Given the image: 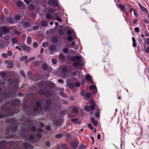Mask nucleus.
Here are the masks:
<instances>
[{
    "instance_id": "1",
    "label": "nucleus",
    "mask_w": 149,
    "mask_h": 149,
    "mask_svg": "<svg viewBox=\"0 0 149 149\" xmlns=\"http://www.w3.org/2000/svg\"><path fill=\"white\" fill-rule=\"evenodd\" d=\"M9 29L6 26H3L2 27L1 29L0 30V35L1 37L7 40L9 38V37L6 36V34L8 32Z\"/></svg>"
},
{
    "instance_id": "2",
    "label": "nucleus",
    "mask_w": 149,
    "mask_h": 149,
    "mask_svg": "<svg viewBox=\"0 0 149 149\" xmlns=\"http://www.w3.org/2000/svg\"><path fill=\"white\" fill-rule=\"evenodd\" d=\"M82 64V61L81 57L78 56H75L73 63L74 66V67L81 66Z\"/></svg>"
},
{
    "instance_id": "3",
    "label": "nucleus",
    "mask_w": 149,
    "mask_h": 149,
    "mask_svg": "<svg viewBox=\"0 0 149 149\" xmlns=\"http://www.w3.org/2000/svg\"><path fill=\"white\" fill-rule=\"evenodd\" d=\"M89 103L91 104L90 107L86 106L84 107L85 110L86 111H89L90 110H93L95 109V104L94 100H91L89 101Z\"/></svg>"
},
{
    "instance_id": "4",
    "label": "nucleus",
    "mask_w": 149,
    "mask_h": 149,
    "mask_svg": "<svg viewBox=\"0 0 149 149\" xmlns=\"http://www.w3.org/2000/svg\"><path fill=\"white\" fill-rule=\"evenodd\" d=\"M67 71V69L65 67L62 68L61 70V72L60 74L61 77L64 78H65L66 77V72Z\"/></svg>"
},
{
    "instance_id": "5",
    "label": "nucleus",
    "mask_w": 149,
    "mask_h": 149,
    "mask_svg": "<svg viewBox=\"0 0 149 149\" xmlns=\"http://www.w3.org/2000/svg\"><path fill=\"white\" fill-rule=\"evenodd\" d=\"M49 4L51 6H56L58 5V2L56 0H49Z\"/></svg>"
},
{
    "instance_id": "6",
    "label": "nucleus",
    "mask_w": 149,
    "mask_h": 149,
    "mask_svg": "<svg viewBox=\"0 0 149 149\" xmlns=\"http://www.w3.org/2000/svg\"><path fill=\"white\" fill-rule=\"evenodd\" d=\"M36 107H35L34 108V111L35 112H37L40 109V103L39 102H37L36 104Z\"/></svg>"
},
{
    "instance_id": "7",
    "label": "nucleus",
    "mask_w": 149,
    "mask_h": 149,
    "mask_svg": "<svg viewBox=\"0 0 149 149\" xmlns=\"http://www.w3.org/2000/svg\"><path fill=\"white\" fill-rule=\"evenodd\" d=\"M79 144L78 140L76 139L71 142V145L74 148H76Z\"/></svg>"
},
{
    "instance_id": "8",
    "label": "nucleus",
    "mask_w": 149,
    "mask_h": 149,
    "mask_svg": "<svg viewBox=\"0 0 149 149\" xmlns=\"http://www.w3.org/2000/svg\"><path fill=\"white\" fill-rule=\"evenodd\" d=\"M22 48L24 50L27 52H30L31 50V49L30 47L25 45H22Z\"/></svg>"
},
{
    "instance_id": "9",
    "label": "nucleus",
    "mask_w": 149,
    "mask_h": 149,
    "mask_svg": "<svg viewBox=\"0 0 149 149\" xmlns=\"http://www.w3.org/2000/svg\"><path fill=\"white\" fill-rule=\"evenodd\" d=\"M51 100L49 99H47L46 100V105L47 106V108H45V110L46 111H48L49 109V105L51 104Z\"/></svg>"
},
{
    "instance_id": "10",
    "label": "nucleus",
    "mask_w": 149,
    "mask_h": 149,
    "mask_svg": "<svg viewBox=\"0 0 149 149\" xmlns=\"http://www.w3.org/2000/svg\"><path fill=\"white\" fill-rule=\"evenodd\" d=\"M86 79L91 83L93 82V80L92 79V77L90 75L88 74L85 76Z\"/></svg>"
},
{
    "instance_id": "11",
    "label": "nucleus",
    "mask_w": 149,
    "mask_h": 149,
    "mask_svg": "<svg viewBox=\"0 0 149 149\" xmlns=\"http://www.w3.org/2000/svg\"><path fill=\"white\" fill-rule=\"evenodd\" d=\"M119 7L120 8V10L121 11H123L124 13H125L127 16L128 15L126 11L124 10V6L123 5H120Z\"/></svg>"
},
{
    "instance_id": "12",
    "label": "nucleus",
    "mask_w": 149,
    "mask_h": 149,
    "mask_svg": "<svg viewBox=\"0 0 149 149\" xmlns=\"http://www.w3.org/2000/svg\"><path fill=\"white\" fill-rule=\"evenodd\" d=\"M67 85L70 88H73L74 87V85L73 83L67 82Z\"/></svg>"
},
{
    "instance_id": "13",
    "label": "nucleus",
    "mask_w": 149,
    "mask_h": 149,
    "mask_svg": "<svg viewBox=\"0 0 149 149\" xmlns=\"http://www.w3.org/2000/svg\"><path fill=\"white\" fill-rule=\"evenodd\" d=\"M35 58L34 57H32L29 58V59H28V60H26V61H25V63H26L30 62L31 61H32L34 60L35 59Z\"/></svg>"
},
{
    "instance_id": "14",
    "label": "nucleus",
    "mask_w": 149,
    "mask_h": 149,
    "mask_svg": "<svg viewBox=\"0 0 149 149\" xmlns=\"http://www.w3.org/2000/svg\"><path fill=\"white\" fill-rule=\"evenodd\" d=\"M7 22L9 23H12L14 22L13 19L11 17H9L7 19Z\"/></svg>"
},
{
    "instance_id": "15",
    "label": "nucleus",
    "mask_w": 149,
    "mask_h": 149,
    "mask_svg": "<svg viewBox=\"0 0 149 149\" xmlns=\"http://www.w3.org/2000/svg\"><path fill=\"white\" fill-rule=\"evenodd\" d=\"M72 122L75 123L77 124H79L80 123V121L77 118H73L72 119Z\"/></svg>"
},
{
    "instance_id": "16",
    "label": "nucleus",
    "mask_w": 149,
    "mask_h": 149,
    "mask_svg": "<svg viewBox=\"0 0 149 149\" xmlns=\"http://www.w3.org/2000/svg\"><path fill=\"white\" fill-rule=\"evenodd\" d=\"M90 88L91 89L94 90V93H95L97 92V88L95 86L92 85L90 87Z\"/></svg>"
},
{
    "instance_id": "17",
    "label": "nucleus",
    "mask_w": 149,
    "mask_h": 149,
    "mask_svg": "<svg viewBox=\"0 0 149 149\" xmlns=\"http://www.w3.org/2000/svg\"><path fill=\"white\" fill-rule=\"evenodd\" d=\"M27 58V56L26 55H24L22 57H21L19 58V60L21 61H23L26 59Z\"/></svg>"
},
{
    "instance_id": "18",
    "label": "nucleus",
    "mask_w": 149,
    "mask_h": 149,
    "mask_svg": "<svg viewBox=\"0 0 149 149\" xmlns=\"http://www.w3.org/2000/svg\"><path fill=\"white\" fill-rule=\"evenodd\" d=\"M50 49L52 51H54L56 49V46L54 45H52L50 46Z\"/></svg>"
},
{
    "instance_id": "19",
    "label": "nucleus",
    "mask_w": 149,
    "mask_h": 149,
    "mask_svg": "<svg viewBox=\"0 0 149 149\" xmlns=\"http://www.w3.org/2000/svg\"><path fill=\"white\" fill-rule=\"evenodd\" d=\"M91 121L95 126H96L97 124V121L95 120L94 118H91Z\"/></svg>"
},
{
    "instance_id": "20",
    "label": "nucleus",
    "mask_w": 149,
    "mask_h": 149,
    "mask_svg": "<svg viewBox=\"0 0 149 149\" xmlns=\"http://www.w3.org/2000/svg\"><path fill=\"white\" fill-rule=\"evenodd\" d=\"M74 39V37L72 36L69 35L67 37V40L68 41H70Z\"/></svg>"
},
{
    "instance_id": "21",
    "label": "nucleus",
    "mask_w": 149,
    "mask_h": 149,
    "mask_svg": "<svg viewBox=\"0 0 149 149\" xmlns=\"http://www.w3.org/2000/svg\"><path fill=\"white\" fill-rule=\"evenodd\" d=\"M54 18L57 21L59 22H61V19L60 17L59 16H58L56 15H54Z\"/></svg>"
},
{
    "instance_id": "22",
    "label": "nucleus",
    "mask_w": 149,
    "mask_h": 149,
    "mask_svg": "<svg viewBox=\"0 0 149 149\" xmlns=\"http://www.w3.org/2000/svg\"><path fill=\"white\" fill-rule=\"evenodd\" d=\"M31 39L30 37H28L27 39V42L28 44L29 45L31 43Z\"/></svg>"
},
{
    "instance_id": "23",
    "label": "nucleus",
    "mask_w": 149,
    "mask_h": 149,
    "mask_svg": "<svg viewBox=\"0 0 149 149\" xmlns=\"http://www.w3.org/2000/svg\"><path fill=\"white\" fill-rule=\"evenodd\" d=\"M91 96V94L90 93H87L85 97L84 98L85 99L90 98Z\"/></svg>"
},
{
    "instance_id": "24",
    "label": "nucleus",
    "mask_w": 149,
    "mask_h": 149,
    "mask_svg": "<svg viewBox=\"0 0 149 149\" xmlns=\"http://www.w3.org/2000/svg\"><path fill=\"white\" fill-rule=\"evenodd\" d=\"M35 8V6L34 5L31 4H30L29 6V8L31 10H33Z\"/></svg>"
},
{
    "instance_id": "25",
    "label": "nucleus",
    "mask_w": 149,
    "mask_h": 149,
    "mask_svg": "<svg viewBox=\"0 0 149 149\" xmlns=\"http://www.w3.org/2000/svg\"><path fill=\"white\" fill-rule=\"evenodd\" d=\"M59 94L62 97H67V95L63 92H59Z\"/></svg>"
},
{
    "instance_id": "26",
    "label": "nucleus",
    "mask_w": 149,
    "mask_h": 149,
    "mask_svg": "<svg viewBox=\"0 0 149 149\" xmlns=\"http://www.w3.org/2000/svg\"><path fill=\"white\" fill-rule=\"evenodd\" d=\"M57 38L56 37H53L52 38V41L54 42H57Z\"/></svg>"
},
{
    "instance_id": "27",
    "label": "nucleus",
    "mask_w": 149,
    "mask_h": 149,
    "mask_svg": "<svg viewBox=\"0 0 149 149\" xmlns=\"http://www.w3.org/2000/svg\"><path fill=\"white\" fill-rule=\"evenodd\" d=\"M20 16L18 15H16L15 17V19L16 20H19L20 19Z\"/></svg>"
},
{
    "instance_id": "28",
    "label": "nucleus",
    "mask_w": 149,
    "mask_h": 149,
    "mask_svg": "<svg viewBox=\"0 0 149 149\" xmlns=\"http://www.w3.org/2000/svg\"><path fill=\"white\" fill-rule=\"evenodd\" d=\"M48 12L51 14H53L54 12V11L51 8H49L48 9Z\"/></svg>"
},
{
    "instance_id": "29",
    "label": "nucleus",
    "mask_w": 149,
    "mask_h": 149,
    "mask_svg": "<svg viewBox=\"0 0 149 149\" xmlns=\"http://www.w3.org/2000/svg\"><path fill=\"white\" fill-rule=\"evenodd\" d=\"M75 45V43L74 42H71V44L68 46L69 47H72L74 48V47Z\"/></svg>"
},
{
    "instance_id": "30",
    "label": "nucleus",
    "mask_w": 149,
    "mask_h": 149,
    "mask_svg": "<svg viewBox=\"0 0 149 149\" xmlns=\"http://www.w3.org/2000/svg\"><path fill=\"white\" fill-rule=\"evenodd\" d=\"M96 112L95 113V115L96 117H98L99 116V110L98 109H96Z\"/></svg>"
},
{
    "instance_id": "31",
    "label": "nucleus",
    "mask_w": 149,
    "mask_h": 149,
    "mask_svg": "<svg viewBox=\"0 0 149 149\" xmlns=\"http://www.w3.org/2000/svg\"><path fill=\"white\" fill-rule=\"evenodd\" d=\"M5 63L7 64H10V63L11 64V65L10 67H12L13 66L12 61H5Z\"/></svg>"
},
{
    "instance_id": "32",
    "label": "nucleus",
    "mask_w": 149,
    "mask_h": 149,
    "mask_svg": "<svg viewBox=\"0 0 149 149\" xmlns=\"http://www.w3.org/2000/svg\"><path fill=\"white\" fill-rule=\"evenodd\" d=\"M41 24L42 26H46L47 25L46 22L45 21H42L41 22Z\"/></svg>"
},
{
    "instance_id": "33",
    "label": "nucleus",
    "mask_w": 149,
    "mask_h": 149,
    "mask_svg": "<svg viewBox=\"0 0 149 149\" xmlns=\"http://www.w3.org/2000/svg\"><path fill=\"white\" fill-rule=\"evenodd\" d=\"M48 46V43L47 42H44L42 44V46L44 47H47Z\"/></svg>"
},
{
    "instance_id": "34",
    "label": "nucleus",
    "mask_w": 149,
    "mask_h": 149,
    "mask_svg": "<svg viewBox=\"0 0 149 149\" xmlns=\"http://www.w3.org/2000/svg\"><path fill=\"white\" fill-rule=\"evenodd\" d=\"M140 8L144 13H147V11L146 8L143 6H142Z\"/></svg>"
},
{
    "instance_id": "35",
    "label": "nucleus",
    "mask_w": 149,
    "mask_h": 149,
    "mask_svg": "<svg viewBox=\"0 0 149 149\" xmlns=\"http://www.w3.org/2000/svg\"><path fill=\"white\" fill-rule=\"evenodd\" d=\"M59 58L60 59H63L64 58L65 56L62 54H61L59 56Z\"/></svg>"
},
{
    "instance_id": "36",
    "label": "nucleus",
    "mask_w": 149,
    "mask_h": 149,
    "mask_svg": "<svg viewBox=\"0 0 149 149\" xmlns=\"http://www.w3.org/2000/svg\"><path fill=\"white\" fill-rule=\"evenodd\" d=\"M132 10L133 11L134 15L135 17H137L138 15L137 13L136 12L135 10L134 9H131L130 11H132Z\"/></svg>"
},
{
    "instance_id": "37",
    "label": "nucleus",
    "mask_w": 149,
    "mask_h": 149,
    "mask_svg": "<svg viewBox=\"0 0 149 149\" xmlns=\"http://www.w3.org/2000/svg\"><path fill=\"white\" fill-rule=\"evenodd\" d=\"M17 41V39L15 38H13L12 40V42L13 43H16Z\"/></svg>"
},
{
    "instance_id": "38",
    "label": "nucleus",
    "mask_w": 149,
    "mask_h": 149,
    "mask_svg": "<svg viewBox=\"0 0 149 149\" xmlns=\"http://www.w3.org/2000/svg\"><path fill=\"white\" fill-rule=\"evenodd\" d=\"M23 3L21 1H18L17 2V5L18 6L20 7L22 6Z\"/></svg>"
},
{
    "instance_id": "39",
    "label": "nucleus",
    "mask_w": 149,
    "mask_h": 149,
    "mask_svg": "<svg viewBox=\"0 0 149 149\" xmlns=\"http://www.w3.org/2000/svg\"><path fill=\"white\" fill-rule=\"evenodd\" d=\"M62 136V135L61 134H57L56 135V138H60Z\"/></svg>"
},
{
    "instance_id": "40",
    "label": "nucleus",
    "mask_w": 149,
    "mask_h": 149,
    "mask_svg": "<svg viewBox=\"0 0 149 149\" xmlns=\"http://www.w3.org/2000/svg\"><path fill=\"white\" fill-rule=\"evenodd\" d=\"M2 56L3 57L5 58H6L8 56V54L6 53H3L2 54Z\"/></svg>"
},
{
    "instance_id": "41",
    "label": "nucleus",
    "mask_w": 149,
    "mask_h": 149,
    "mask_svg": "<svg viewBox=\"0 0 149 149\" xmlns=\"http://www.w3.org/2000/svg\"><path fill=\"white\" fill-rule=\"evenodd\" d=\"M38 46V43L36 42H34L33 43V46L34 47H36Z\"/></svg>"
},
{
    "instance_id": "42",
    "label": "nucleus",
    "mask_w": 149,
    "mask_h": 149,
    "mask_svg": "<svg viewBox=\"0 0 149 149\" xmlns=\"http://www.w3.org/2000/svg\"><path fill=\"white\" fill-rule=\"evenodd\" d=\"M42 68L43 69L45 70L47 69V67L46 64H44L42 66Z\"/></svg>"
},
{
    "instance_id": "43",
    "label": "nucleus",
    "mask_w": 149,
    "mask_h": 149,
    "mask_svg": "<svg viewBox=\"0 0 149 149\" xmlns=\"http://www.w3.org/2000/svg\"><path fill=\"white\" fill-rule=\"evenodd\" d=\"M52 62L54 64H56L57 63V61L56 59L54 58H53L52 60Z\"/></svg>"
},
{
    "instance_id": "44",
    "label": "nucleus",
    "mask_w": 149,
    "mask_h": 149,
    "mask_svg": "<svg viewBox=\"0 0 149 149\" xmlns=\"http://www.w3.org/2000/svg\"><path fill=\"white\" fill-rule=\"evenodd\" d=\"M72 33V31L71 30H68L67 31V34L68 35H70Z\"/></svg>"
},
{
    "instance_id": "45",
    "label": "nucleus",
    "mask_w": 149,
    "mask_h": 149,
    "mask_svg": "<svg viewBox=\"0 0 149 149\" xmlns=\"http://www.w3.org/2000/svg\"><path fill=\"white\" fill-rule=\"evenodd\" d=\"M74 86H76L77 87H79L80 86V83L79 82H76L74 84Z\"/></svg>"
},
{
    "instance_id": "46",
    "label": "nucleus",
    "mask_w": 149,
    "mask_h": 149,
    "mask_svg": "<svg viewBox=\"0 0 149 149\" xmlns=\"http://www.w3.org/2000/svg\"><path fill=\"white\" fill-rule=\"evenodd\" d=\"M44 90L43 89H40L39 91V93L41 94L42 95L44 94Z\"/></svg>"
},
{
    "instance_id": "47",
    "label": "nucleus",
    "mask_w": 149,
    "mask_h": 149,
    "mask_svg": "<svg viewBox=\"0 0 149 149\" xmlns=\"http://www.w3.org/2000/svg\"><path fill=\"white\" fill-rule=\"evenodd\" d=\"M4 13L6 14H8V9L6 8H5L4 10Z\"/></svg>"
},
{
    "instance_id": "48",
    "label": "nucleus",
    "mask_w": 149,
    "mask_h": 149,
    "mask_svg": "<svg viewBox=\"0 0 149 149\" xmlns=\"http://www.w3.org/2000/svg\"><path fill=\"white\" fill-rule=\"evenodd\" d=\"M24 1L27 4H29L31 1V0H24Z\"/></svg>"
},
{
    "instance_id": "49",
    "label": "nucleus",
    "mask_w": 149,
    "mask_h": 149,
    "mask_svg": "<svg viewBox=\"0 0 149 149\" xmlns=\"http://www.w3.org/2000/svg\"><path fill=\"white\" fill-rule=\"evenodd\" d=\"M58 32H59V33L61 35H63L64 33V32H63V31L62 30H59L58 31Z\"/></svg>"
},
{
    "instance_id": "50",
    "label": "nucleus",
    "mask_w": 149,
    "mask_h": 149,
    "mask_svg": "<svg viewBox=\"0 0 149 149\" xmlns=\"http://www.w3.org/2000/svg\"><path fill=\"white\" fill-rule=\"evenodd\" d=\"M51 15L48 14L47 15L46 17L47 19H49L51 18Z\"/></svg>"
},
{
    "instance_id": "51",
    "label": "nucleus",
    "mask_w": 149,
    "mask_h": 149,
    "mask_svg": "<svg viewBox=\"0 0 149 149\" xmlns=\"http://www.w3.org/2000/svg\"><path fill=\"white\" fill-rule=\"evenodd\" d=\"M73 111L74 113H77L78 112V110L76 108H75L73 109Z\"/></svg>"
},
{
    "instance_id": "52",
    "label": "nucleus",
    "mask_w": 149,
    "mask_h": 149,
    "mask_svg": "<svg viewBox=\"0 0 149 149\" xmlns=\"http://www.w3.org/2000/svg\"><path fill=\"white\" fill-rule=\"evenodd\" d=\"M50 145V143L49 141H47L46 142L45 145L47 147H49V146Z\"/></svg>"
},
{
    "instance_id": "53",
    "label": "nucleus",
    "mask_w": 149,
    "mask_h": 149,
    "mask_svg": "<svg viewBox=\"0 0 149 149\" xmlns=\"http://www.w3.org/2000/svg\"><path fill=\"white\" fill-rule=\"evenodd\" d=\"M85 91H84L81 92V94L82 96H84L85 95Z\"/></svg>"
},
{
    "instance_id": "54",
    "label": "nucleus",
    "mask_w": 149,
    "mask_h": 149,
    "mask_svg": "<svg viewBox=\"0 0 149 149\" xmlns=\"http://www.w3.org/2000/svg\"><path fill=\"white\" fill-rule=\"evenodd\" d=\"M49 85L51 87H53L54 86V84L53 82H50L49 84Z\"/></svg>"
},
{
    "instance_id": "55",
    "label": "nucleus",
    "mask_w": 149,
    "mask_h": 149,
    "mask_svg": "<svg viewBox=\"0 0 149 149\" xmlns=\"http://www.w3.org/2000/svg\"><path fill=\"white\" fill-rule=\"evenodd\" d=\"M134 30L136 32H138L139 31V29L138 27H136L134 28Z\"/></svg>"
},
{
    "instance_id": "56",
    "label": "nucleus",
    "mask_w": 149,
    "mask_h": 149,
    "mask_svg": "<svg viewBox=\"0 0 149 149\" xmlns=\"http://www.w3.org/2000/svg\"><path fill=\"white\" fill-rule=\"evenodd\" d=\"M6 74L4 72L2 73H1V76L3 77H4L6 76Z\"/></svg>"
},
{
    "instance_id": "57",
    "label": "nucleus",
    "mask_w": 149,
    "mask_h": 149,
    "mask_svg": "<svg viewBox=\"0 0 149 149\" xmlns=\"http://www.w3.org/2000/svg\"><path fill=\"white\" fill-rule=\"evenodd\" d=\"M63 51L65 53H67L68 52V49L67 48H65L63 49Z\"/></svg>"
},
{
    "instance_id": "58",
    "label": "nucleus",
    "mask_w": 149,
    "mask_h": 149,
    "mask_svg": "<svg viewBox=\"0 0 149 149\" xmlns=\"http://www.w3.org/2000/svg\"><path fill=\"white\" fill-rule=\"evenodd\" d=\"M20 73L24 77H25V75L24 74V72L23 71L21 70L20 71Z\"/></svg>"
},
{
    "instance_id": "59",
    "label": "nucleus",
    "mask_w": 149,
    "mask_h": 149,
    "mask_svg": "<svg viewBox=\"0 0 149 149\" xmlns=\"http://www.w3.org/2000/svg\"><path fill=\"white\" fill-rule=\"evenodd\" d=\"M145 52L147 53H148L149 52V47H147L145 49Z\"/></svg>"
},
{
    "instance_id": "60",
    "label": "nucleus",
    "mask_w": 149,
    "mask_h": 149,
    "mask_svg": "<svg viewBox=\"0 0 149 149\" xmlns=\"http://www.w3.org/2000/svg\"><path fill=\"white\" fill-rule=\"evenodd\" d=\"M8 54L9 56H11L12 55V53L10 51H8Z\"/></svg>"
},
{
    "instance_id": "61",
    "label": "nucleus",
    "mask_w": 149,
    "mask_h": 149,
    "mask_svg": "<svg viewBox=\"0 0 149 149\" xmlns=\"http://www.w3.org/2000/svg\"><path fill=\"white\" fill-rule=\"evenodd\" d=\"M88 126L90 129L91 130L93 129L92 126L91 124H88Z\"/></svg>"
},
{
    "instance_id": "62",
    "label": "nucleus",
    "mask_w": 149,
    "mask_h": 149,
    "mask_svg": "<svg viewBox=\"0 0 149 149\" xmlns=\"http://www.w3.org/2000/svg\"><path fill=\"white\" fill-rule=\"evenodd\" d=\"M84 146L83 145H81V146L78 148V149H84Z\"/></svg>"
},
{
    "instance_id": "63",
    "label": "nucleus",
    "mask_w": 149,
    "mask_h": 149,
    "mask_svg": "<svg viewBox=\"0 0 149 149\" xmlns=\"http://www.w3.org/2000/svg\"><path fill=\"white\" fill-rule=\"evenodd\" d=\"M58 82H59L60 83H63V80L61 79H58Z\"/></svg>"
},
{
    "instance_id": "64",
    "label": "nucleus",
    "mask_w": 149,
    "mask_h": 149,
    "mask_svg": "<svg viewBox=\"0 0 149 149\" xmlns=\"http://www.w3.org/2000/svg\"><path fill=\"white\" fill-rule=\"evenodd\" d=\"M146 44L149 45V38L146 39Z\"/></svg>"
}]
</instances>
